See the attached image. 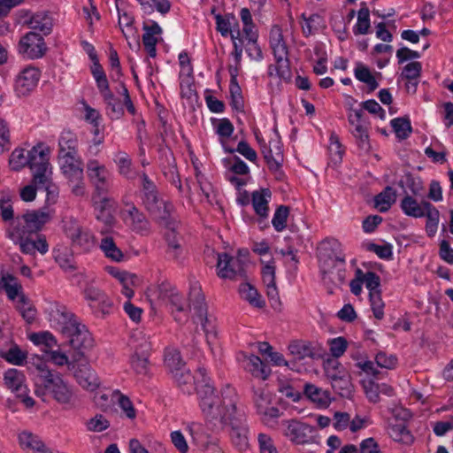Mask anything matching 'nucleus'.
Instances as JSON below:
<instances>
[{"instance_id": "1", "label": "nucleus", "mask_w": 453, "mask_h": 453, "mask_svg": "<svg viewBox=\"0 0 453 453\" xmlns=\"http://www.w3.org/2000/svg\"><path fill=\"white\" fill-rule=\"evenodd\" d=\"M200 407L206 417L211 420H219L234 427V422L241 419L242 426H246V414L243 408L237 407V395L234 388H226L222 396L215 393L213 386L204 385L199 389Z\"/></svg>"}, {"instance_id": "2", "label": "nucleus", "mask_w": 453, "mask_h": 453, "mask_svg": "<svg viewBox=\"0 0 453 453\" xmlns=\"http://www.w3.org/2000/svg\"><path fill=\"white\" fill-rule=\"evenodd\" d=\"M141 178L142 203L150 216L164 226L173 227L175 225L174 206L164 200L152 180L145 172L139 173Z\"/></svg>"}, {"instance_id": "3", "label": "nucleus", "mask_w": 453, "mask_h": 453, "mask_svg": "<svg viewBox=\"0 0 453 453\" xmlns=\"http://www.w3.org/2000/svg\"><path fill=\"white\" fill-rule=\"evenodd\" d=\"M50 219L48 212L40 210L28 211L15 218L6 229V236L11 240L32 237L33 234H37Z\"/></svg>"}, {"instance_id": "4", "label": "nucleus", "mask_w": 453, "mask_h": 453, "mask_svg": "<svg viewBox=\"0 0 453 453\" xmlns=\"http://www.w3.org/2000/svg\"><path fill=\"white\" fill-rule=\"evenodd\" d=\"M150 297H155L159 305L171 310L174 319L181 323L188 318L184 296L177 290L175 286L168 281L161 282L155 289H150Z\"/></svg>"}, {"instance_id": "5", "label": "nucleus", "mask_w": 453, "mask_h": 453, "mask_svg": "<svg viewBox=\"0 0 453 453\" xmlns=\"http://www.w3.org/2000/svg\"><path fill=\"white\" fill-rule=\"evenodd\" d=\"M177 387L187 395L196 391L199 395V389L204 385L213 386L211 383V378L207 376V371L204 367H199L196 375L190 372L188 368L177 369L172 374Z\"/></svg>"}, {"instance_id": "6", "label": "nucleus", "mask_w": 453, "mask_h": 453, "mask_svg": "<svg viewBox=\"0 0 453 453\" xmlns=\"http://www.w3.org/2000/svg\"><path fill=\"white\" fill-rule=\"evenodd\" d=\"M58 158L62 173L70 182L74 183L72 192L77 196H83L85 188L82 160L78 157V154H64Z\"/></svg>"}, {"instance_id": "7", "label": "nucleus", "mask_w": 453, "mask_h": 453, "mask_svg": "<svg viewBox=\"0 0 453 453\" xmlns=\"http://www.w3.org/2000/svg\"><path fill=\"white\" fill-rule=\"evenodd\" d=\"M48 147L38 144L28 150L27 166L33 172L34 183L45 184L47 182V175L51 174Z\"/></svg>"}, {"instance_id": "8", "label": "nucleus", "mask_w": 453, "mask_h": 453, "mask_svg": "<svg viewBox=\"0 0 453 453\" xmlns=\"http://www.w3.org/2000/svg\"><path fill=\"white\" fill-rule=\"evenodd\" d=\"M82 294L96 316L104 317L113 311L112 299L95 284L87 283Z\"/></svg>"}, {"instance_id": "9", "label": "nucleus", "mask_w": 453, "mask_h": 453, "mask_svg": "<svg viewBox=\"0 0 453 453\" xmlns=\"http://www.w3.org/2000/svg\"><path fill=\"white\" fill-rule=\"evenodd\" d=\"M4 384L24 403L27 408H32L35 401L28 395L29 388L26 384L24 372L16 368H9L4 372Z\"/></svg>"}, {"instance_id": "10", "label": "nucleus", "mask_w": 453, "mask_h": 453, "mask_svg": "<svg viewBox=\"0 0 453 453\" xmlns=\"http://www.w3.org/2000/svg\"><path fill=\"white\" fill-rule=\"evenodd\" d=\"M189 302L195 311L196 319L201 324L206 336L214 335L215 326L212 319L207 316V305L201 287L196 284L190 287Z\"/></svg>"}, {"instance_id": "11", "label": "nucleus", "mask_w": 453, "mask_h": 453, "mask_svg": "<svg viewBox=\"0 0 453 453\" xmlns=\"http://www.w3.org/2000/svg\"><path fill=\"white\" fill-rule=\"evenodd\" d=\"M245 265L246 263L239 257H233L226 252L217 253V274L219 278H245Z\"/></svg>"}, {"instance_id": "12", "label": "nucleus", "mask_w": 453, "mask_h": 453, "mask_svg": "<svg viewBox=\"0 0 453 453\" xmlns=\"http://www.w3.org/2000/svg\"><path fill=\"white\" fill-rule=\"evenodd\" d=\"M18 53L27 59L42 58L47 46L43 37L36 32H28L20 37L17 45Z\"/></svg>"}, {"instance_id": "13", "label": "nucleus", "mask_w": 453, "mask_h": 453, "mask_svg": "<svg viewBox=\"0 0 453 453\" xmlns=\"http://www.w3.org/2000/svg\"><path fill=\"white\" fill-rule=\"evenodd\" d=\"M345 256L341 250V243L335 238H326L320 242L318 247V257L319 261L320 273L323 280H326V273H330V265L337 261V257Z\"/></svg>"}, {"instance_id": "14", "label": "nucleus", "mask_w": 453, "mask_h": 453, "mask_svg": "<svg viewBox=\"0 0 453 453\" xmlns=\"http://www.w3.org/2000/svg\"><path fill=\"white\" fill-rule=\"evenodd\" d=\"M87 172L89 180L95 187V197L107 195L110 188V172L105 165H101L96 159H90L87 163Z\"/></svg>"}, {"instance_id": "15", "label": "nucleus", "mask_w": 453, "mask_h": 453, "mask_svg": "<svg viewBox=\"0 0 453 453\" xmlns=\"http://www.w3.org/2000/svg\"><path fill=\"white\" fill-rule=\"evenodd\" d=\"M261 152L271 173L277 180L284 176L282 171L283 152L279 139L271 140L267 145L265 142L261 145Z\"/></svg>"}, {"instance_id": "16", "label": "nucleus", "mask_w": 453, "mask_h": 453, "mask_svg": "<svg viewBox=\"0 0 453 453\" xmlns=\"http://www.w3.org/2000/svg\"><path fill=\"white\" fill-rule=\"evenodd\" d=\"M261 152L271 173L277 180L284 176L282 171L283 152L279 139L271 140L267 145L265 142L261 145Z\"/></svg>"}, {"instance_id": "17", "label": "nucleus", "mask_w": 453, "mask_h": 453, "mask_svg": "<svg viewBox=\"0 0 453 453\" xmlns=\"http://www.w3.org/2000/svg\"><path fill=\"white\" fill-rule=\"evenodd\" d=\"M47 312L51 326L62 334L79 320L65 305L58 303H50Z\"/></svg>"}, {"instance_id": "18", "label": "nucleus", "mask_w": 453, "mask_h": 453, "mask_svg": "<svg viewBox=\"0 0 453 453\" xmlns=\"http://www.w3.org/2000/svg\"><path fill=\"white\" fill-rule=\"evenodd\" d=\"M69 371L73 372L76 381L84 388L94 391L100 385L96 373L87 362L72 361L69 364Z\"/></svg>"}, {"instance_id": "19", "label": "nucleus", "mask_w": 453, "mask_h": 453, "mask_svg": "<svg viewBox=\"0 0 453 453\" xmlns=\"http://www.w3.org/2000/svg\"><path fill=\"white\" fill-rule=\"evenodd\" d=\"M63 335L68 339L69 345L74 349H87L93 346L91 334L87 326L79 320L68 328Z\"/></svg>"}, {"instance_id": "20", "label": "nucleus", "mask_w": 453, "mask_h": 453, "mask_svg": "<svg viewBox=\"0 0 453 453\" xmlns=\"http://www.w3.org/2000/svg\"><path fill=\"white\" fill-rule=\"evenodd\" d=\"M41 71L35 66H27L17 76L15 91L19 96H28L37 86Z\"/></svg>"}, {"instance_id": "21", "label": "nucleus", "mask_w": 453, "mask_h": 453, "mask_svg": "<svg viewBox=\"0 0 453 453\" xmlns=\"http://www.w3.org/2000/svg\"><path fill=\"white\" fill-rule=\"evenodd\" d=\"M38 373L35 379V390L37 396L45 395L58 384V380L62 378L59 373L50 370L45 365H37Z\"/></svg>"}, {"instance_id": "22", "label": "nucleus", "mask_w": 453, "mask_h": 453, "mask_svg": "<svg viewBox=\"0 0 453 453\" xmlns=\"http://www.w3.org/2000/svg\"><path fill=\"white\" fill-rule=\"evenodd\" d=\"M398 417H401L403 420H395V423H390L388 425V433L394 441L403 442L404 444H411L414 438L407 429L405 421L411 418V414L408 410L403 409L399 413L395 414V418Z\"/></svg>"}, {"instance_id": "23", "label": "nucleus", "mask_w": 453, "mask_h": 453, "mask_svg": "<svg viewBox=\"0 0 453 453\" xmlns=\"http://www.w3.org/2000/svg\"><path fill=\"white\" fill-rule=\"evenodd\" d=\"M288 350L295 360H303L306 357L313 359L320 356L319 344L308 341H293L288 345Z\"/></svg>"}, {"instance_id": "24", "label": "nucleus", "mask_w": 453, "mask_h": 453, "mask_svg": "<svg viewBox=\"0 0 453 453\" xmlns=\"http://www.w3.org/2000/svg\"><path fill=\"white\" fill-rule=\"evenodd\" d=\"M312 430L311 426L296 419H291L288 421L285 435L296 444H304L309 441V434Z\"/></svg>"}, {"instance_id": "25", "label": "nucleus", "mask_w": 453, "mask_h": 453, "mask_svg": "<svg viewBox=\"0 0 453 453\" xmlns=\"http://www.w3.org/2000/svg\"><path fill=\"white\" fill-rule=\"evenodd\" d=\"M186 430L191 436L193 443H195L199 449L211 450V447L214 446L211 443V434L204 425L192 422L186 426Z\"/></svg>"}, {"instance_id": "26", "label": "nucleus", "mask_w": 453, "mask_h": 453, "mask_svg": "<svg viewBox=\"0 0 453 453\" xmlns=\"http://www.w3.org/2000/svg\"><path fill=\"white\" fill-rule=\"evenodd\" d=\"M126 221L129 224L133 231L145 235L150 233V224L143 212L135 205L132 204L127 211Z\"/></svg>"}, {"instance_id": "27", "label": "nucleus", "mask_w": 453, "mask_h": 453, "mask_svg": "<svg viewBox=\"0 0 453 453\" xmlns=\"http://www.w3.org/2000/svg\"><path fill=\"white\" fill-rule=\"evenodd\" d=\"M144 34L142 35V43L150 58L157 56V43L158 42L157 36L162 34V28L160 26L153 20H150V24L143 23Z\"/></svg>"}, {"instance_id": "28", "label": "nucleus", "mask_w": 453, "mask_h": 453, "mask_svg": "<svg viewBox=\"0 0 453 453\" xmlns=\"http://www.w3.org/2000/svg\"><path fill=\"white\" fill-rule=\"evenodd\" d=\"M18 439L23 449H31L34 453H52L40 437L32 432L22 431L19 434Z\"/></svg>"}, {"instance_id": "29", "label": "nucleus", "mask_w": 453, "mask_h": 453, "mask_svg": "<svg viewBox=\"0 0 453 453\" xmlns=\"http://www.w3.org/2000/svg\"><path fill=\"white\" fill-rule=\"evenodd\" d=\"M272 197V192L269 188H260L251 194V203L257 216L266 219L269 212V201Z\"/></svg>"}, {"instance_id": "30", "label": "nucleus", "mask_w": 453, "mask_h": 453, "mask_svg": "<svg viewBox=\"0 0 453 453\" xmlns=\"http://www.w3.org/2000/svg\"><path fill=\"white\" fill-rule=\"evenodd\" d=\"M426 203H431L428 201H421L418 203L412 196L406 195L400 203V207L403 212L415 219L423 218L426 212Z\"/></svg>"}, {"instance_id": "31", "label": "nucleus", "mask_w": 453, "mask_h": 453, "mask_svg": "<svg viewBox=\"0 0 453 453\" xmlns=\"http://www.w3.org/2000/svg\"><path fill=\"white\" fill-rule=\"evenodd\" d=\"M242 418L234 422V426L231 427L230 438L233 445L240 451H245L249 448V428L248 426H242Z\"/></svg>"}, {"instance_id": "32", "label": "nucleus", "mask_w": 453, "mask_h": 453, "mask_svg": "<svg viewBox=\"0 0 453 453\" xmlns=\"http://www.w3.org/2000/svg\"><path fill=\"white\" fill-rule=\"evenodd\" d=\"M165 160L167 165H162V172L165 179L177 189L180 193L183 192L180 174L177 170V165L175 162V158L172 151H168L165 153Z\"/></svg>"}, {"instance_id": "33", "label": "nucleus", "mask_w": 453, "mask_h": 453, "mask_svg": "<svg viewBox=\"0 0 453 453\" xmlns=\"http://www.w3.org/2000/svg\"><path fill=\"white\" fill-rule=\"evenodd\" d=\"M245 369L256 378L266 380L271 374L270 366L258 356L250 355L245 362Z\"/></svg>"}, {"instance_id": "34", "label": "nucleus", "mask_w": 453, "mask_h": 453, "mask_svg": "<svg viewBox=\"0 0 453 453\" xmlns=\"http://www.w3.org/2000/svg\"><path fill=\"white\" fill-rule=\"evenodd\" d=\"M270 45L274 58L288 56V49L280 26L274 25L270 31Z\"/></svg>"}, {"instance_id": "35", "label": "nucleus", "mask_w": 453, "mask_h": 453, "mask_svg": "<svg viewBox=\"0 0 453 453\" xmlns=\"http://www.w3.org/2000/svg\"><path fill=\"white\" fill-rule=\"evenodd\" d=\"M29 27L33 32H40L44 35H50L52 30L53 23L51 17L46 12H37L31 16L27 21Z\"/></svg>"}, {"instance_id": "36", "label": "nucleus", "mask_w": 453, "mask_h": 453, "mask_svg": "<svg viewBox=\"0 0 453 453\" xmlns=\"http://www.w3.org/2000/svg\"><path fill=\"white\" fill-rule=\"evenodd\" d=\"M58 157L64 154H78L77 135L70 130H64L58 139Z\"/></svg>"}, {"instance_id": "37", "label": "nucleus", "mask_w": 453, "mask_h": 453, "mask_svg": "<svg viewBox=\"0 0 453 453\" xmlns=\"http://www.w3.org/2000/svg\"><path fill=\"white\" fill-rule=\"evenodd\" d=\"M303 394L308 399L321 407H326L331 403L329 392L314 384L306 383L303 387Z\"/></svg>"}, {"instance_id": "38", "label": "nucleus", "mask_w": 453, "mask_h": 453, "mask_svg": "<svg viewBox=\"0 0 453 453\" xmlns=\"http://www.w3.org/2000/svg\"><path fill=\"white\" fill-rule=\"evenodd\" d=\"M90 71L102 97L106 96L111 99V93L112 91L110 89L109 81L101 64L95 63L91 65Z\"/></svg>"}, {"instance_id": "39", "label": "nucleus", "mask_w": 453, "mask_h": 453, "mask_svg": "<svg viewBox=\"0 0 453 453\" xmlns=\"http://www.w3.org/2000/svg\"><path fill=\"white\" fill-rule=\"evenodd\" d=\"M0 357L11 365L21 366L27 362V352L13 342L9 349H0Z\"/></svg>"}, {"instance_id": "40", "label": "nucleus", "mask_w": 453, "mask_h": 453, "mask_svg": "<svg viewBox=\"0 0 453 453\" xmlns=\"http://www.w3.org/2000/svg\"><path fill=\"white\" fill-rule=\"evenodd\" d=\"M396 191L390 186H387L380 193L374 196V206L380 212H387L395 203Z\"/></svg>"}, {"instance_id": "41", "label": "nucleus", "mask_w": 453, "mask_h": 453, "mask_svg": "<svg viewBox=\"0 0 453 453\" xmlns=\"http://www.w3.org/2000/svg\"><path fill=\"white\" fill-rule=\"evenodd\" d=\"M178 225L179 222L175 219V225L173 226V227L165 226V228H167V232L165 233V235L168 247L167 254L173 259H177L182 252V248L179 242V239L176 233Z\"/></svg>"}, {"instance_id": "42", "label": "nucleus", "mask_w": 453, "mask_h": 453, "mask_svg": "<svg viewBox=\"0 0 453 453\" xmlns=\"http://www.w3.org/2000/svg\"><path fill=\"white\" fill-rule=\"evenodd\" d=\"M276 61V65H270L268 66V75L273 76V72L276 73V75L285 81H290L292 73L290 69V62L288 59V56H280V58H274Z\"/></svg>"}, {"instance_id": "43", "label": "nucleus", "mask_w": 453, "mask_h": 453, "mask_svg": "<svg viewBox=\"0 0 453 453\" xmlns=\"http://www.w3.org/2000/svg\"><path fill=\"white\" fill-rule=\"evenodd\" d=\"M330 271L333 273H326V279L328 277L329 280L334 285H342L346 280V262L345 256L337 257V261L331 263Z\"/></svg>"}, {"instance_id": "44", "label": "nucleus", "mask_w": 453, "mask_h": 453, "mask_svg": "<svg viewBox=\"0 0 453 453\" xmlns=\"http://www.w3.org/2000/svg\"><path fill=\"white\" fill-rule=\"evenodd\" d=\"M95 200V211H96V219L104 222L106 225H110L113 217L111 214L109 207L112 200L107 196V195L101 196L100 197L93 196Z\"/></svg>"}, {"instance_id": "45", "label": "nucleus", "mask_w": 453, "mask_h": 453, "mask_svg": "<svg viewBox=\"0 0 453 453\" xmlns=\"http://www.w3.org/2000/svg\"><path fill=\"white\" fill-rule=\"evenodd\" d=\"M239 293L242 299L248 301L254 307L263 308L265 305L257 288L248 282L240 285Z\"/></svg>"}, {"instance_id": "46", "label": "nucleus", "mask_w": 453, "mask_h": 453, "mask_svg": "<svg viewBox=\"0 0 453 453\" xmlns=\"http://www.w3.org/2000/svg\"><path fill=\"white\" fill-rule=\"evenodd\" d=\"M114 162L118 165L120 175L128 180H134L137 173L132 169V160L127 153L119 151L114 157Z\"/></svg>"}, {"instance_id": "47", "label": "nucleus", "mask_w": 453, "mask_h": 453, "mask_svg": "<svg viewBox=\"0 0 453 453\" xmlns=\"http://www.w3.org/2000/svg\"><path fill=\"white\" fill-rule=\"evenodd\" d=\"M71 242L73 247L79 248L83 252L89 251L95 246L93 234L88 228L84 227L81 228Z\"/></svg>"}, {"instance_id": "48", "label": "nucleus", "mask_w": 453, "mask_h": 453, "mask_svg": "<svg viewBox=\"0 0 453 453\" xmlns=\"http://www.w3.org/2000/svg\"><path fill=\"white\" fill-rule=\"evenodd\" d=\"M333 389L342 397L350 398L353 392V385L349 372L343 374L334 381L330 382Z\"/></svg>"}, {"instance_id": "49", "label": "nucleus", "mask_w": 453, "mask_h": 453, "mask_svg": "<svg viewBox=\"0 0 453 453\" xmlns=\"http://www.w3.org/2000/svg\"><path fill=\"white\" fill-rule=\"evenodd\" d=\"M118 14H119V26L125 38L127 40H128V38L130 36H134L135 39H137L138 36L136 35V30L133 26L134 21V17L127 12L119 10V8H118Z\"/></svg>"}, {"instance_id": "50", "label": "nucleus", "mask_w": 453, "mask_h": 453, "mask_svg": "<svg viewBox=\"0 0 453 453\" xmlns=\"http://www.w3.org/2000/svg\"><path fill=\"white\" fill-rule=\"evenodd\" d=\"M324 370L326 378L330 382L334 381L343 374L349 373L347 369L336 358H328L324 362Z\"/></svg>"}, {"instance_id": "51", "label": "nucleus", "mask_w": 453, "mask_h": 453, "mask_svg": "<svg viewBox=\"0 0 453 453\" xmlns=\"http://www.w3.org/2000/svg\"><path fill=\"white\" fill-rule=\"evenodd\" d=\"M370 11L365 3H362V7L357 13V22L353 27V33L357 35H367L370 30Z\"/></svg>"}, {"instance_id": "52", "label": "nucleus", "mask_w": 453, "mask_h": 453, "mask_svg": "<svg viewBox=\"0 0 453 453\" xmlns=\"http://www.w3.org/2000/svg\"><path fill=\"white\" fill-rule=\"evenodd\" d=\"M426 212L424 216L426 218V231L429 237H433L438 229L440 212L432 203H426Z\"/></svg>"}, {"instance_id": "53", "label": "nucleus", "mask_w": 453, "mask_h": 453, "mask_svg": "<svg viewBox=\"0 0 453 453\" xmlns=\"http://www.w3.org/2000/svg\"><path fill=\"white\" fill-rule=\"evenodd\" d=\"M354 74L356 79L368 86L369 92L374 91L379 87V83L367 66L358 63L354 70Z\"/></svg>"}, {"instance_id": "54", "label": "nucleus", "mask_w": 453, "mask_h": 453, "mask_svg": "<svg viewBox=\"0 0 453 453\" xmlns=\"http://www.w3.org/2000/svg\"><path fill=\"white\" fill-rule=\"evenodd\" d=\"M391 126L399 140L407 139L412 132L411 120L407 116L393 119Z\"/></svg>"}, {"instance_id": "55", "label": "nucleus", "mask_w": 453, "mask_h": 453, "mask_svg": "<svg viewBox=\"0 0 453 453\" xmlns=\"http://www.w3.org/2000/svg\"><path fill=\"white\" fill-rule=\"evenodd\" d=\"M100 248L105 257L115 262H119L123 258L122 251L117 247L111 237L106 236L102 239Z\"/></svg>"}, {"instance_id": "56", "label": "nucleus", "mask_w": 453, "mask_h": 453, "mask_svg": "<svg viewBox=\"0 0 453 453\" xmlns=\"http://www.w3.org/2000/svg\"><path fill=\"white\" fill-rule=\"evenodd\" d=\"M302 18L304 23L302 25V30L304 36L308 37L311 35L315 34L322 27L323 19L320 15L315 13L311 14L308 18L305 14H302Z\"/></svg>"}, {"instance_id": "57", "label": "nucleus", "mask_w": 453, "mask_h": 453, "mask_svg": "<svg viewBox=\"0 0 453 453\" xmlns=\"http://www.w3.org/2000/svg\"><path fill=\"white\" fill-rule=\"evenodd\" d=\"M329 154L330 159L334 165H338L342 160V156L344 154V149L342 148V144L340 142V138L338 134L334 132H332L329 138Z\"/></svg>"}, {"instance_id": "58", "label": "nucleus", "mask_w": 453, "mask_h": 453, "mask_svg": "<svg viewBox=\"0 0 453 453\" xmlns=\"http://www.w3.org/2000/svg\"><path fill=\"white\" fill-rule=\"evenodd\" d=\"M130 345L134 349V354L150 355V342L142 332L134 334L131 337Z\"/></svg>"}, {"instance_id": "59", "label": "nucleus", "mask_w": 453, "mask_h": 453, "mask_svg": "<svg viewBox=\"0 0 453 453\" xmlns=\"http://www.w3.org/2000/svg\"><path fill=\"white\" fill-rule=\"evenodd\" d=\"M104 102L106 104L107 115L111 119H118L124 115L123 104L115 97L113 93H111V99L103 96Z\"/></svg>"}, {"instance_id": "60", "label": "nucleus", "mask_w": 453, "mask_h": 453, "mask_svg": "<svg viewBox=\"0 0 453 453\" xmlns=\"http://www.w3.org/2000/svg\"><path fill=\"white\" fill-rule=\"evenodd\" d=\"M230 105L233 110L242 112L244 111V101L242 88L238 82L229 84Z\"/></svg>"}, {"instance_id": "61", "label": "nucleus", "mask_w": 453, "mask_h": 453, "mask_svg": "<svg viewBox=\"0 0 453 453\" xmlns=\"http://www.w3.org/2000/svg\"><path fill=\"white\" fill-rule=\"evenodd\" d=\"M55 260L65 271L73 272L76 269L73 255L67 249L57 250L55 252Z\"/></svg>"}, {"instance_id": "62", "label": "nucleus", "mask_w": 453, "mask_h": 453, "mask_svg": "<svg viewBox=\"0 0 453 453\" xmlns=\"http://www.w3.org/2000/svg\"><path fill=\"white\" fill-rule=\"evenodd\" d=\"M288 214V206L280 205L279 207H277L272 219L273 226L277 232H281L286 228Z\"/></svg>"}, {"instance_id": "63", "label": "nucleus", "mask_w": 453, "mask_h": 453, "mask_svg": "<svg viewBox=\"0 0 453 453\" xmlns=\"http://www.w3.org/2000/svg\"><path fill=\"white\" fill-rule=\"evenodd\" d=\"M18 310L27 323L31 324L35 321L36 309L32 304H29L28 299L24 295L19 297Z\"/></svg>"}, {"instance_id": "64", "label": "nucleus", "mask_w": 453, "mask_h": 453, "mask_svg": "<svg viewBox=\"0 0 453 453\" xmlns=\"http://www.w3.org/2000/svg\"><path fill=\"white\" fill-rule=\"evenodd\" d=\"M58 384L50 391V393L53 395L54 399H56L58 403H67L70 402L72 398V392L67 387V385L61 379L58 380Z\"/></svg>"}]
</instances>
